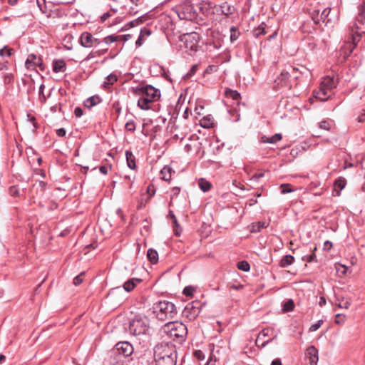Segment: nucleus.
I'll use <instances>...</instances> for the list:
<instances>
[{
  "mask_svg": "<svg viewBox=\"0 0 365 365\" xmlns=\"http://www.w3.org/2000/svg\"><path fill=\"white\" fill-rule=\"evenodd\" d=\"M154 358L156 365H176L177 353L172 344L160 343L154 347Z\"/></svg>",
  "mask_w": 365,
  "mask_h": 365,
  "instance_id": "f257e3e1",
  "label": "nucleus"
},
{
  "mask_svg": "<svg viewBox=\"0 0 365 365\" xmlns=\"http://www.w3.org/2000/svg\"><path fill=\"white\" fill-rule=\"evenodd\" d=\"M137 93L140 96L138 101V106L143 110L150 109L151 103L157 101L160 97V91L151 85L138 88Z\"/></svg>",
  "mask_w": 365,
  "mask_h": 365,
  "instance_id": "f03ea898",
  "label": "nucleus"
},
{
  "mask_svg": "<svg viewBox=\"0 0 365 365\" xmlns=\"http://www.w3.org/2000/svg\"><path fill=\"white\" fill-rule=\"evenodd\" d=\"M150 322L148 318L143 314H137L130 322L129 332L133 336L150 334Z\"/></svg>",
  "mask_w": 365,
  "mask_h": 365,
  "instance_id": "7ed1b4c3",
  "label": "nucleus"
},
{
  "mask_svg": "<svg viewBox=\"0 0 365 365\" xmlns=\"http://www.w3.org/2000/svg\"><path fill=\"white\" fill-rule=\"evenodd\" d=\"M163 331L171 339L184 341L187 334V327L178 321L169 322L163 327Z\"/></svg>",
  "mask_w": 365,
  "mask_h": 365,
  "instance_id": "20e7f679",
  "label": "nucleus"
},
{
  "mask_svg": "<svg viewBox=\"0 0 365 365\" xmlns=\"http://www.w3.org/2000/svg\"><path fill=\"white\" fill-rule=\"evenodd\" d=\"M156 318L160 321L173 319L178 312L175 304L168 301H160L154 307Z\"/></svg>",
  "mask_w": 365,
  "mask_h": 365,
  "instance_id": "39448f33",
  "label": "nucleus"
},
{
  "mask_svg": "<svg viewBox=\"0 0 365 365\" xmlns=\"http://www.w3.org/2000/svg\"><path fill=\"white\" fill-rule=\"evenodd\" d=\"M289 71L283 70L280 75L278 76L274 81V88L279 89L282 87H287L289 88H291L289 85V78H297L298 76H297L296 73L297 69L295 68H289Z\"/></svg>",
  "mask_w": 365,
  "mask_h": 365,
  "instance_id": "423d86ee",
  "label": "nucleus"
},
{
  "mask_svg": "<svg viewBox=\"0 0 365 365\" xmlns=\"http://www.w3.org/2000/svg\"><path fill=\"white\" fill-rule=\"evenodd\" d=\"M336 83L333 76L328 75L321 79V101H327L331 96Z\"/></svg>",
  "mask_w": 365,
  "mask_h": 365,
  "instance_id": "0eeeda50",
  "label": "nucleus"
},
{
  "mask_svg": "<svg viewBox=\"0 0 365 365\" xmlns=\"http://www.w3.org/2000/svg\"><path fill=\"white\" fill-rule=\"evenodd\" d=\"M200 39V34L196 32L187 33L181 36V41L185 47L190 51H197Z\"/></svg>",
  "mask_w": 365,
  "mask_h": 365,
  "instance_id": "6e6552de",
  "label": "nucleus"
},
{
  "mask_svg": "<svg viewBox=\"0 0 365 365\" xmlns=\"http://www.w3.org/2000/svg\"><path fill=\"white\" fill-rule=\"evenodd\" d=\"M133 345L128 341H120L117 343L112 349L111 354H118L125 357L130 356L133 353Z\"/></svg>",
  "mask_w": 365,
  "mask_h": 365,
  "instance_id": "1a4fd4ad",
  "label": "nucleus"
},
{
  "mask_svg": "<svg viewBox=\"0 0 365 365\" xmlns=\"http://www.w3.org/2000/svg\"><path fill=\"white\" fill-rule=\"evenodd\" d=\"M80 44L84 48H91L100 44L101 41L89 32H83L79 38Z\"/></svg>",
  "mask_w": 365,
  "mask_h": 365,
  "instance_id": "9d476101",
  "label": "nucleus"
},
{
  "mask_svg": "<svg viewBox=\"0 0 365 365\" xmlns=\"http://www.w3.org/2000/svg\"><path fill=\"white\" fill-rule=\"evenodd\" d=\"M277 336V334H274V329L272 328L263 329L259 334L257 343L262 341L261 346H265L270 341L276 339Z\"/></svg>",
  "mask_w": 365,
  "mask_h": 365,
  "instance_id": "9b49d317",
  "label": "nucleus"
},
{
  "mask_svg": "<svg viewBox=\"0 0 365 365\" xmlns=\"http://www.w3.org/2000/svg\"><path fill=\"white\" fill-rule=\"evenodd\" d=\"M200 306L199 302H192L187 304L183 311L184 315L190 319L196 318L200 312Z\"/></svg>",
  "mask_w": 365,
  "mask_h": 365,
  "instance_id": "f8f14e48",
  "label": "nucleus"
},
{
  "mask_svg": "<svg viewBox=\"0 0 365 365\" xmlns=\"http://www.w3.org/2000/svg\"><path fill=\"white\" fill-rule=\"evenodd\" d=\"M25 66L27 69L31 70H34L37 66L39 67L41 71L44 68L41 58L34 53L29 55L25 62Z\"/></svg>",
  "mask_w": 365,
  "mask_h": 365,
  "instance_id": "ddd939ff",
  "label": "nucleus"
},
{
  "mask_svg": "<svg viewBox=\"0 0 365 365\" xmlns=\"http://www.w3.org/2000/svg\"><path fill=\"white\" fill-rule=\"evenodd\" d=\"M305 360L309 365H317L318 350L314 346H309L305 351Z\"/></svg>",
  "mask_w": 365,
  "mask_h": 365,
  "instance_id": "4468645a",
  "label": "nucleus"
},
{
  "mask_svg": "<svg viewBox=\"0 0 365 365\" xmlns=\"http://www.w3.org/2000/svg\"><path fill=\"white\" fill-rule=\"evenodd\" d=\"M346 185V180L344 178L339 177L334 183L333 194L334 195H340L341 190H342Z\"/></svg>",
  "mask_w": 365,
  "mask_h": 365,
  "instance_id": "2eb2a0df",
  "label": "nucleus"
},
{
  "mask_svg": "<svg viewBox=\"0 0 365 365\" xmlns=\"http://www.w3.org/2000/svg\"><path fill=\"white\" fill-rule=\"evenodd\" d=\"M152 34L151 31L147 28H143L141 29L140 30V35L137 39V41H135V45L137 47H140L141 46L144 41H145V38L149 36H150Z\"/></svg>",
  "mask_w": 365,
  "mask_h": 365,
  "instance_id": "dca6fc26",
  "label": "nucleus"
},
{
  "mask_svg": "<svg viewBox=\"0 0 365 365\" xmlns=\"http://www.w3.org/2000/svg\"><path fill=\"white\" fill-rule=\"evenodd\" d=\"M360 41V35L358 33H352L351 34V42H347V46L349 48V53L347 55H351L355 48L357 43Z\"/></svg>",
  "mask_w": 365,
  "mask_h": 365,
  "instance_id": "f3484780",
  "label": "nucleus"
},
{
  "mask_svg": "<svg viewBox=\"0 0 365 365\" xmlns=\"http://www.w3.org/2000/svg\"><path fill=\"white\" fill-rule=\"evenodd\" d=\"M66 69V64L64 60L58 59L53 61V71L55 73L64 72Z\"/></svg>",
  "mask_w": 365,
  "mask_h": 365,
  "instance_id": "a211bd4d",
  "label": "nucleus"
},
{
  "mask_svg": "<svg viewBox=\"0 0 365 365\" xmlns=\"http://www.w3.org/2000/svg\"><path fill=\"white\" fill-rule=\"evenodd\" d=\"M331 11V8L327 7L325 8L323 11L321 13V21L325 22V26L329 27H332L334 25L333 21L331 18H329V15Z\"/></svg>",
  "mask_w": 365,
  "mask_h": 365,
  "instance_id": "6ab92c4d",
  "label": "nucleus"
},
{
  "mask_svg": "<svg viewBox=\"0 0 365 365\" xmlns=\"http://www.w3.org/2000/svg\"><path fill=\"white\" fill-rule=\"evenodd\" d=\"M282 138V134L276 133V134H274V135H272L271 137H267V136H265V135L262 136L261 138V141L262 143L274 144V143L279 142V140H281Z\"/></svg>",
  "mask_w": 365,
  "mask_h": 365,
  "instance_id": "aec40b11",
  "label": "nucleus"
},
{
  "mask_svg": "<svg viewBox=\"0 0 365 365\" xmlns=\"http://www.w3.org/2000/svg\"><path fill=\"white\" fill-rule=\"evenodd\" d=\"M200 125L204 128H210L213 127V117L210 115L203 117L200 121Z\"/></svg>",
  "mask_w": 365,
  "mask_h": 365,
  "instance_id": "412c9836",
  "label": "nucleus"
},
{
  "mask_svg": "<svg viewBox=\"0 0 365 365\" xmlns=\"http://www.w3.org/2000/svg\"><path fill=\"white\" fill-rule=\"evenodd\" d=\"M140 280L137 278H133L130 279H128L127 282H125L123 284V289L128 292L132 291L135 287L136 286L137 283L140 282Z\"/></svg>",
  "mask_w": 365,
  "mask_h": 365,
  "instance_id": "4be33fe9",
  "label": "nucleus"
},
{
  "mask_svg": "<svg viewBox=\"0 0 365 365\" xmlns=\"http://www.w3.org/2000/svg\"><path fill=\"white\" fill-rule=\"evenodd\" d=\"M365 1H363L362 4L359 6V13L357 16L356 17V21L361 24H364L365 22Z\"/></svg>",
  "mask_w": 365,
  "mask_h": 365,
  "instance_id": "5701e85b",
  "label": "nucleus"
},
{
  "mask_svg": "<svg viewBox=\"0 0 365 365\" xmlns=\"http://www.w3.org/2000/svg\"><path fill=\"white\" fill-rule=\"evenodd\" d=\"M172 173L173 169L170 166L165 165L160 170L161 178L165 181H169L171 179Z\"/></svg>",
  "mask_w": 365,
  "mask_h": 365,
  "instance_id": "b1692460",
  "label": "nucleus"
},
{
  "mask_svg": "<svg viewBox=\"0 0 365 365\" xmlns=\"http://www.w3.org/2000/svg\"><path fill=\"white\" fill-rule=\"evenodd\" d=\"M125 157H126V161L128 166L132 169L134 170L136 167L135 165V156L133 154L131 151L127 150L125 152Z\"/></svg>",
  "mask_w": 365,
  "mask_h": 365,
  "instance_id": "393cba45",
  "label": "nucleus"
},
{
  "mask_svg": "<svg viewBox=\"0 0 365 365\" xmlns=\"http://www.w3.org/2000/svg\"><path fill=\"white\" fill-rule=\"evenodd\" d=\"M147 257L152 264H155L158 261V252L153 249L150 248L148 250Z\"/></svg>",
  "mask_w": 365,
  "mask_h": 365,
  "instance_id": "a878e982",
  "label": "nucleus"
},
{
  "mask_svg": "<svg viewBox=\"0 0 365 365\" xmlns=\"http://www.w3.org/2000/svg\"><path fill=\"white\" fill-rule=\"evenodd\" d=\"M294 261V258L293 256L290 255H287L284 256L280 260V266L282 267H287L289 265L292 264Z\"/></svg>",
  "mask_w": 365,
  "mask_h": 365,
  "instance_id": "bb28decb",
  "label": "nucleus"
},
{
  "mask_svg": "<svg viewBox=\"0 0 365 365\" xmlns=\"http://www.w3.org/2000/svg\"><path fill=\"white\" fill-rule=\"evenodd\" d=\"M101 102V99L98 96H92L88 98L85 102L84 106L88 108L98 104Z\"/></svg>",
  "mask_w": 365,
  "mask_h": 365,
  "instance_id": "cd10ccee",
  "label": "nucleus"
},
{
  "mask_svg": "<svg viewBox=\"0 0 365 365\" xmlns=\"http://www.w3.org/2000/svg\"><path fill=\"white\" fill-rule=\"evenodd\" d=\"M334 128V123L331 119H327L321 121V129L326 130H333Z\"/></svg>",
  "mask_w": 365,
  "mask_h": 365,
  "instance_id": "c85d7f7f",
  "label": "nucleus"
},
{
  "mask_svg": "<svg viewBox=\"0 0 365 365\" xmlns=\"http://www.w3.org/2000/svg\"><path fill=\"white\" fill-rule=\"evenodd\" d=\"M198 185L203 192H207L211 188V183L204 178H200L198 180Z\"/></svg>",
  "mask_w": 365,
  "mask_h": 365,
  "instance_id": "c756f323",
  "label": "nucleus"
},
{
  "mask_svg": "<svg viewBox=\"0 0 365 365\" xmlns=\"http://www.w3.org/2000/svg\"><path fill=\"white\" fill-rule=\"evenodd\" d=\"M225 95L228 98H231L233 100L237 101L240 98V94L237 91L230 88L225 90Z\"/></svg>",
  "mask_w": 365,
  "mask_h": 365,
  "instance_id": "7c9ffc66",
  "label": "nucleus"
},
{
  "mask_svg": "<svg viewBox=\"0 0 365 365\" xmlns=\"http://www.w3.org/2000/svg\"><path fill=\"white\" fill-rule=\"evenodd\" d=\"M335 268H336V272L337 274L340 277H344L346 274V272L348 269L346 267H345L344 265L341 264H336Z\"/></svg>",
  "mask_w": 365,
  "mask_h": 365,
  "instance_id": "2f4dec72",
  "label": "nucleus"
},
{
  "mask_svg": "<svg viewBox=\"0 0 365 365\" xmlns=\"http://www.w3.org/2000/svg\"><path fill=\"white\" fill-rule=\"evenodd\" d=\"M240 36V31L235 26H232L230 28V41H235Z\"/></svg>",
  "mask_w": 365,
  "mask_h": 365,
  "instance_id": "473e14b6",
  "label": "nucleus"
},
{
  "mask_svg": "<svg viewBox=\"0 0 365 365\" xmlns=\"http://www.w3.org/2000/svg\"><path fill=\"white\" fill-rule=\"evenodd\" d=\"M294 302L292 299H289L283 304V311L285 312H290L294 309Z\"/></svg>",
  "mask_w": 365,
  "mask_h": 365,
  "instance_id": "72a5a7b5",
  "label": "nucleus"
},
{
  "mask_svg": "<svg viewBox=\"0 0 365 365\" xmlns=\"http://www.w3.org/2000/svg\"><path fill=\"white\" fill-rule=\"evenodd\" d=\"M237 268L242 271L247 272L250 269V264L247 261H241L237 263Z\"/></svg>",
  "mask_w": 365,
  "mask_h": 365,
  "instance_id": "f704fd0d",
  "label": "nucleus"
},
{
  "mask_svg": "<svg viewBox=\"0 0 365 365\" xmlns=\"http://www.w3.org/2000/svg\"><path fill=\"white\" fill-rule=\"evenodd\" d=\"M117 81V76L114 74H110L106 78V81L104 82L105 86L112 85Z\"/></svg>",
  "mask_w": 365,
  "mask_h": 365,
  "instance_id": "c9c22d12",
  "label": "nucleus"
},
{
  "mask_svg": "<svg viewBox=\"0 0 365 365\" xmlns=\"http://www.w3.org/2000/svg\"><path fill=\"white\" fill-rule=\"evenodd\" d=\"M125 128L127 131L134 132L135 130V123L133 120H129L125 123Z\"/></svg>",
  "mask_w": 365,
  "mask_h": 365,
  "instance_id": "e433bc0d",
  "label": "nucleus"
},
{
  "mask_svg": "<svg viewBox=\"0 0 365 365\" xmlns=\"http://www.w3.org/2000/svg\"><path fill=\"white\" fill-rule=\"evenodd\" d=\"M119 40L118 38V36H114V35H110V36H108L106 37H105L103 38V41L106 43V44H110L111 43H113L116 41Z\"/></svg>",
  "mask_w": 365,
  "mask_h": 365,
  "instance_id": "4c0bfd02",
  "label": "nucleus"
},
{
  "mask_svg": "<svg viewBox=\"0 0 365 365\" xmlns=\"http://www.w3.org/2000/svg\"><path fill=\"white\" fill-rule=\"evenodd\" d=\"M13 49L9 48L7 46H4L3 48L0 49V56H10L12 54Z\"/></svg>",
  "mask_w": 365,
  "mask_h": 365,
  "instance_id": "58836bf2",
  "label": "nucleus"
},
{
  "mask_svg": "<svg viewBox=\"0 0 365 365\" xmlns=\"http://www.w3.org/2000/svg\"><path fill=\"white\" fill-rule=\"evenodd\" d=\"M281 188V192L282 194L289 193L293 192V189L290 187L289 184H282L280 186Z\"/></svg>",
  "mask_w": 365,
  "mask_h": 365,
  "instance_id": "ea45409f",
  "label": "nucleus"
},
{
  "mask_svg": "<svg viewBox=\"0 0 365 365\" xmlns=\"http://www.w3.org/2000/svg\"><path fill=\"white\" fill-rule=\"evenodd\" d=\"M45 86L43 84H41L39 87V100L42 103H45L46 101V97L43 93V89Z\"/></svg>",
  "mask_w": 365,
  "mask_h": 365,
  "instance_id": "a19ab883",
  "label": "nucleus"
},
{
  "mask_svg": "<svg viewBox=\"0 0 365 365\" xmlns=\"http://www.w3.org/2000/svg\"><path fill=\"white\" fill-rule=\"evenodd\" d=\"M85 273L84 272H81L80 274H78V276H76L74 279H73V284L77 286V285H79L82 283L83 280V276H84Z\"/></svg>",
  "mask_w": 365,
  "mask_h": 365,
  "instance_id": "79ce46f5",
  "label": "nucleus"
},
{
  "mask_svg": "<svg viewBox=\"0 0 365 365\" xmlns=\"http://www.w3.org/2000/svg\"><path fill=\"white\" fill-rule=\"evenodd\" d=\"M341 56H343L344 59H346L350 55H347L349 53V48L347 46V43H345L344 46L341 48Z\"/></svg>",
  "mask_w": 365,
  "mask_h": 365,
  "instance_id": "37998d69",
  "label": "nucleus"
},
{
  "mask_svg": "<svg viewBox=\"0 0 365 365\" xmlns=\"http://www.w3.org/2000/svg\"><path fill=\"white\" fill-rule=\"evenodd\" d=\"M194 288L191 286L185 287L183 289V294L186 296H192L194 292Z\"/></svg>",
  "mask_w": 365,
  "mask_h": 365,
  "instance_id": "c03bdc74",
  "label": "nucleus"
},
{
  "mask_svg": "<svg viewBox=\"0 0 365 365\" xmlns=\"http://www.w3.org/2000/svg\"><path fill=\"white\" fill-rule=\"evenodd\" d=\"M13 75L11 73H6L4 76V82L5 84H9L11 83L13 81Z\"/></svg>",
  "mask_w": 365,
  "mask_h": 365,
  "instance_id": "a18cd8bd",
  "label": "nucleus"
},
{
  "mask_svg": "<svg viewBox=\"0 0 365 365\" xmlns=\"http://www.w3.org/2000/svg\"><path fill=\"white\" fill-rule=\"evenodd\" d=\"M264 173H262V172L257 173H255V174H254L252 175V177L251 178L250 180L255 181V182H258L260 178L264 177Z\"/></svg>",
  "mask_w": 365,
  "mask_h": 365,
  "instance_id": "49530a36",
  "label": "nucleus"
},
{
  "mask_svg": "<svg viewBox=\"0 0 365 365\" xmlns=\"http://www.w3.org/2000/svg\"><path fill=\"white\" fill-rule=\"evenodd\" d=\"M264 28L263 26H259L255 31V36L258 37L260 35L264 34Z\"/></svg>",
  "mask_w": 365,
  "mask_h": 365,
  "instance_id": "de8ad7c7",
  "label": "nucleus"
},
{
  "mask_svg": "<svg viewBox=\"0 0 365 365\" xmlns=\"http://www.w3.org/2000/svg\"><path fill=\"white\" fill-rule=\"evenodd\" d=\"M194 356L199 360L203 359L205 356L201 350H197L194 352Z\"/></svg>",
  "mask_w": 365,
  "mask_h": 365,
  "instance_id": "09e8293b",
  "label": "nucleus"
},
{
  "mask_svg": "<svg viewBox=\"0 0 365 365\" xmlns=\"http://www.w3.org/2000/svg\"><path fill=\"white\" fill-rule=\"evenodd\" d=\"M83 110L80 107H76L74 110V114L77 118H80L83 115Z\"/></svg>",
  "mask_w": 365,
  "mask_h": 365,
  "instance_id": "8fccbe9b",
  "label": "nucleus"
},
{
  "mask_svg": "<svg viewBox=\"0 0 365 365\" xmlns=\"http://www.w3.org/2000/svg\"><path fill=\"white\" fill-rule=\"evenodd\" d=\"M332 247V242L329 241V240H326L324 242V247H323V250H330V249Z\"/></svg>",
  "mask_w": 365,
  "mask_h": 365,
  "instance_id": "3c124183",
  "label": "nucleus"
},
{
  "mask_svg": "<svg viewBox=\"0 0 365 365\" xmlns=\"http://www.w3.org/2000/svg\"><path fill=\"white\" fill-rule=\"evenodd\" d=\"M168 216L173 220V223L175 225H178V220L175 217V215H174L173 212L172 210L169 211Z\"/></svg>",
  "mask_w": 365,
  "mask_h": 365,
  "instance_id": "603ef678",
  "label": "nucleus"
},
{
  "mask_svg": "<svg viewBox=\"0 0 365 365\" xmlns=\"http://www.w3.org/2000/svg\"><path fill=\"white\" fill-rule=\"evenodd\" d=\"M119 291H121V288L120 287H117L115 288L112 289L110 291L108 295L110 296V297H113L115 294H116Z\"/></svg>",
  "mask_w": 365,
  "mask_h": 365,
  "instance_id": "864d4df0",
  "label": "nucleus"
},
{
  "mask_svg": "<svg viewBox=\"0 0 365 365\" xmlns=\"http://www.w3.org/2000/svg\"><path fill=\"white\" fill-rule=\"evenodd\" d=\"M319 328V321H318L317 323L312 324L310 328H309V331H317L318 329Z\"/></svg>",
  "mask_w": 365,
  "mask_h": 365,
  "instance_id": "5fc2aeb1",
  "label": "nucleus"
},
{
  "mask_svg": "<svg viewBox=\"0 0 365 365\" xmlns=\"http://www.w3.org/2000/svg\"><path fill=\"white\" fill-rule=\"evenodd\" d=\"M108 170H109V168L107 166H105V165L101 166L99 168L101 173H102L103 175H106L108 172Z\"/></svg>",
  "mask_w": 365,
  "mask_h": 365,
  "instance_id": "6e6d98bb",
  "label": "nucleus"
},
{
  "mask_svg": "<svg viewBox=\"0 0 365 365\" xmlns=\"http://www.w3.org/2000/svg\"><path fill=\"white\" fill-rule=\"evenodd\" d=\"M97 54H98V51H95V52H91L88 56L85 58V61H88L94 57H96L97 56Z\"/></svg>",
  "mask_w": 365,
  "mask_h": 365,
  "instance_id": "4d7b16f0",
  "label": "nucleus"
},
{
  "mask_svg": "<svg viewBox=\"0 0 365 365\" xmlns=\"http://www.w3.org/2000/svg\"><path fill=\"white\" fill-rule=\"evenodd\" d=\"M56 133L59 137H63L66 135V130L64 128H59L56 130Z\"/></svg>",
  "mask_w": 365,
  "mask_h": 365,
  "instance_id": "13d9d810",
  "label": "nucleus"
},
{
  "mask_svg": "<svg viewBox=\"0 0 365 365\" xmlns=\"http://www.w3.org/2000/svg\"><path fill=\"white\" fill-rule=\"evenodd\" d=\"M365 120V110H362L361 115L358 117L359 122H364Z\"/></svg>",
  "mask_w": 365,
  "mask_h": 365,
  "instance_id": "bf43d9fd",
  "label": "nucleus"
},
{
  "mask_svg": "<svg viewBox=\"0 0 365 365\" xmlns=\"http://www.w3.org/2000/svg\"><path fill=\"white\" fill-rule=\"evenodd\" d=\"M131 37L132 36L130 34L118 36L119 39H123L125 41L129 40L130 38H131Z\"/></svg>",
  "mask_w": 365,
  "mask_h": 365,
  "instance_id": "052dcab7",
  "label": "nucleus"
},
{
  "mask_svg": "<svg viewBox=\"0 0 365 365\" xmlns=\"http://www.w3.org/2000/svg\"><path fill=\"white\" fill-rule=\"evenodd\" d=\"M173 228H174V232H175V235H177V236H179L180 235V231H179V229H180V225H175V224H173Z\"/></svg>",
  "mask_w": 365,
  "mask_h": 365,
  "instance_id": "680f3d73",
  "label": "nucleus"
},
{
  "mask_svg": "<svg viewBox=\"0 0 365 365\" xmlns=\"http://www.w3.org/2000/svg\"><path fill=\"white\" fill-rule=\"evenodd\" d=\"M307 262H311L314 260H317V256L315 254L310 255L309 256H307Z\"/></svg>",
  "mask_w": 365,
  "mask_h": 365,
  "instance_id": "e2e57ef3",
  "label": "nucleus"
},
{
  "mask_svg": "<svg viewBox=\"0 0 365 365\" xmlns=\"http://www.w3.org/2000/svg\"><path fill=\"white\" fill-rule=\"evenodd\" d=\"M110 16V14L109 12H106L105 14H103L101 19V21H105L106 20H107L109 17Z\"/></svg>",
  "mask_w": 365,
  "mask_h": 365,
  "instance_id": "0e129e2a",
  "label": "nucleus"
},
{
  "mask_svg": "<svg viewBox=\"0 0 365 365\" xmlns=\"http://www.w3.org/2000/svg\"><path fill=\"white\" fill-rule=\"evenodd\" d=\"M10 192L12 195H18L19 191L15 187H11L10 188Z\"/></svg>",
  "mask_w": 365,
  "mask_h": 365,
  "instance_id": "69168bd1",
  "label": "nucleus"
},
{
  "mask_svg": "<svg viewBox=\"0 0 365 365\" xmlns=\"http://www.w3.org/2000/svg\"><path fill=\"white\" fill-rule=\"evenodd\" d=\"M271 365H282L281 360L279 359H275L272 361Z\"/></svg>",
  "mask_w": 365,
  "mask_h": 365,
  "instance_id": "338daca9",
  "label": "nucleus"
},
{
  "mask_svg": "<svg viewBox=\"0 0 365 365\" xmlns=\"http://www.w3.org/2000/svg\"><path fill=\"white\" fill-rule=\"evenodd\" d=\"M58 110H61V108L59 107L58 105H55L52 107H51V110L53 112V113H55Z\"/></svg>",
  "mask_w": 365,
  "mask_h": 365,
  "instance_id": "774afa93",
  "label": "nucleus"
}]
</instances>
